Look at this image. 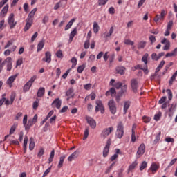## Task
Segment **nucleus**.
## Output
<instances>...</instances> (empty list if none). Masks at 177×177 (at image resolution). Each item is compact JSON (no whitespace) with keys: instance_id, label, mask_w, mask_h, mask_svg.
Here are the masks:
<instances>
[{"instance_id":"f257e3e1","label":"nucleus","mask_w":177,"mask_h":177,"mask_svg":"<svg viewBox=\"0 0 177 177\" xmlns=\"http://www.w3.org/2000/svg\"><path fill=\"white\" fill-rule=\"evenodd\" d=\"M115 136L118 139H121L124 136V123L122 122L118 123Z\"/></svg>"},{"instance_id":"f03ea898","label":"nucleus","mask_w":177,"mask_h":177,"mask_svg":"<svg viewBox=\"0 0 177 177\" xmlns=\"http://www.w3.org/2000/svg\"><path fill=\"white\" fill-rule=\"evenodd\" d=\"M36 80H37V75H34L33 77H32L30 79V80L24 84L23 88L24 92H28L31 86H32V84H34V82Z\"/></svg>"},{"instance_id":"7ed1b4c3","label":"nucleus","mask_w":177,"mask_h":177,"mask_svg":"<svg viewBox=\"0 0 177 177\" xmlns=\"http://www.w3.org/2000/svg\"><path fill=\"white\" fill-rule=\"evenodd\" d=\"M146 151V145L145 143H142L140 145V146L138 148L137 152H136V158H140L143 154H145V152Z\"/></svg>"},{"instance_id":"20e7f679","label":"nucleus","mask_w":177,"mask_h":177,"mask_svg":"<svg viewBox=\"0 0 177 177\" xmlns=\"http://www.w3.org/2000/svg\"><path fill=\"white\" fill-rule=\"evenodd\" d=\"M110 146H111V138H109L106 141L105 147L103 149V157L106 158L107 156H109V153H110Z\"/></svg>"},{"instance_id":"39448f33","label":"nucleus","mask_w":177,"mask_h":177,"mask_svg":"<svg viewBox=\"0 0 177 177\" xmlns=\"http://www.w3.org/2000/svg\"><path fill=\"white\" fill-rule=\"evenodd\" d=\"M113 131H114V127H113L104 129L101 133V138H102V139H106V138H107Z\"/></svg>"},{"instance_id":"423d86ee","label":"nucleus","mask_w":177,"mask_h":177,"mask_svg":"<svg viewBox=\"0 0 177 177\" xmlns=\"http://www.w3.org/2000/svg\"><path fill=\"white\" fill-rule=\"evenodd\" d=\"M108 106L111 114L114 115L117 113V106L114 100H110L108 102Z\"/></svg>"},{"instance_id":"0eeeda50","label":"nucleus","mask_w":177,"mask_h":177,"mask_svg":"<svg viewBox=\"0 0 177 177\" xmlns=\"http://www.w3.org/2000/svg\"><path fill=\"white\" fill-rule=\"evenodd\" d=\"M95 104V113H99V111H100L101 113L103 114L104 113V106H103V102H102V100H97Z\"/></svg>"},{"instance_id":"6e6552de","label":"nucleus","mask_w":177,"mask_h":177,"mask_svg":"<svg viewBox=\"0 0 177 177\" xmlns=\"http://www.w3.org/2000/svg\"><path fill=\"white\" fill-rule=\"evenodd\" d=\"M127 90L128 86L127 84L123 85V86L122 87V90H120V91L116 95V102L118 103H119L120 100H121V96H122V95H124V93H125Z\"/></svg>"},{"instance_id":"1a4fd4ad","label":"nucleus","mask_w":177,"mask_h":177,"mask_svg":"<svg viewBox=\"0 0 177 177\" xmlns=\"http://www.w3.org/2000/svg\"><path fill=\"white\" fill-rule=\"evenodd\" d=\"M115 80L114 79H111L110 82H109V85H111V86H113V88L115 89H122V87L124 86H122V83L120 82H115Z\"/></svg>"},{"instance_id":"9d476101","label":"nucleus","mask_w":177,"mask_h":177,"mask_svg":"<svg viewBox=\"0 0 177 177\" xmlns=\"http://www.w3.org/2000/svg\"><path fill=\"white\" fill-rule=\"evenodd\" d=\"M8 23L10 27V28H14V27L16 26V24H17V22H15V15L13 13H11L8 19Z\"/></svg>"},{"instance_id":"9b49d317","label":"nucleus","mask_w":177,"mask_h":177,"mask_svg":"<svg viewBox=\"0 0 177 177\" xmlns=\"http://www.w3.org/2000/svg\"><path fill=\"white\" fill-rule=\"evenodd\" d=\"M149 57V54L148 53H145L143 56H142V62H143L146 66V68H142V66L140 65H137L136 66V68H140V70H147V59Z\"/></svg>"},{"instance_id":"f8f14e48","label":"nucleus","mask_w":177,"mask_h":177,"mask_svg":"<svg viewBox=\"0 0 177 177\" xmlns=\"http://www.w3.org/2000/svg\"><path fill=\"white\" fill-rule=\"evenodd\" d=\"M17 78V74L13 75L7 80L6 84L9 86V88H12L13 86V82L16 81Z\"/></svg>"},{"instance_id":"ddd939ff","label":"nucleus","mask_w":177,"mask_h":177,"mask_svg":"<svg viewBox=\"0 0 177 177\" xmlns=\"http://www.w3.org/2000/svg\"><path fill=\"white\" fill-rule=\"evenodd\" d=\"M51 106L54 109L55 107L56 109H59L60 107H62V100H60L59 98L55 99L54 101L52 102Z\"/></svg>"},{"instance_id":"4468645a","label":"nucleus","mask_w":177,"mask_h":177,"mask_svg":"<svg viewBox=\"0 0 177 177\" xmlns=\"http://www.w3.org/2000/svg\"><path fill=\"white\" fill-rule=\"evenodd\" d=\"M158 169H160V165L156 162H152L149 168V171H151L152 174H156Z\"/></svg>"},{"instance_id":"2eb2a0df","label":"nucleus","mask_w":177,"mask_h":177,"mask_svg":"<svg viewBox=\"0 0 177 177\" xmlns=\"http://www.w3.org/2000/svg\"><path fill=\"white\" fill-rule=\"evenodd\" d=\"M37 10V8H35L32 10H31L30 12L28 14L26 20H28V21H34V16H35Z\"/></svg>"},{"instance_id":"dca6fc26","label":"nucleus","mask_w":177,"mask_h":177,"mask_svg":"<svg viewBox=\"0 0 177 177\" xmlns=\"http://www.w3.org/2000/svg\"><path fill=\"white\" fill-rule=\"evenodd\" d=\"M43 62L46 63H50L52 62V54L50 52L47 51L45 53V57L42 59Z\"/></svg>"},{"instance_id":"f3484780","label":"nucleus","mask_w":177,"mask_h":177,"mask_svg":"<svg viewBox=\"0 0 177 177\" xmlns=\"http://www.w3.org/2000/svg\"><path fill=\"white\" fill-rule=\"evenodd\" d=\"M86 121L88 125H90L91 128H92L93 129H95V128H96V121H95L93 118L91 117H87Z\"/></svg>"},{"instance_id":"a211bd4d","label":"nucleus","mask_w":177,"mask_h":177,"mask_svg":"<svg viewBox=\"0 0 177 177\" xmlns=\"http://www.w3.org/2000/svg\"><path fill=\"white\" fill-rule=\"evenodd\" d=\"M131 88L133 89V92H137L138 91V80L136 79H132L131 81Z\"/></svg>"},{"instance_id":"6ab92c4d","label":"nucleus","mask_w":177,"mask_h":177,"mask_svg":"<svg viewBox=\"0 0 177 177\" xmlns=\"http://www.w3.org/2000/svg\"><path fill=\"white\" fill-rule=\"evenodd\" d=\"M8 10H9V5L6 4L0 12V17H5L8 14Z\"/></svg>"},{"instance_id":"aec40b11","label":"nucleus","mask_w":177,"mask_h":177,"mask_svg":"<svg viewBox=\"0 0 177 177\" xmlns=\"http://www.w3.org/2000/svg\"><path fill=\"white\" fill-rule=\"evenodd\" d=\"M78 154H80L78 151H75L68 158V161H69L70 162H71V161H74V160H75V158L78 157Z\"/></svg>"},{"instance_id":"412c9836","label":"nucleus","mask_w":177,"mask_h":177,"mask_svg":"<svg viewBox=\"0 0 177 177\" xmlns=\"http://www.w3.org/2000/svg\"><path fill=\"white\" fill-rule=\"evenodd\" d=\"M75 35H77V28H74L73 31H71L69 35V44H71L73 42V39H74V37H75Z\"/></svg>"},{"instance_id":"4be33fe9","label":"nucleus","mask_w":177,"mask_h":177,"mask_svg":"<svg viewBox=\"0 0 177 177\" xmlns=\"http://www.w3.org/2000/svg\"><path fill=\"white\" fill-rule=\"evenodd\" d=\"M5 62L7 63V71H10L12 70V58L7 57Z\"/></svg>"},{"instance_id":"5701e85b","label":"nucleus","mask_w":177,"mask_h":177,"mask_svg":"<svg viewBox=\"0 0 177 177\" xmlns=\"http://www.w3.org/2000/svg\"><path fill=\"white\" fill-rule=\"evenodd\" d=\"M126 70L127 68H125V67L124 66L116 67V72L118 73V74H120V75H124V74H125Z\"/></svg>"},{"instance_id":"b1692460","label":"nucleus","mask_w":177,"mask_h":177,"mask_svg":"<svg viewBox=\"0 0 177 177\" xmlns=\"http://www.w3.org/2000/svg\"><path fill=\"white\" fill-rule=\"evenodd\" d=\"M76 19L73 18L69 21L68 24L66 26L64 30L67 31L68 30H70L71 27L73 26V24H74V22L75 21Z\"/></svg>"},{"instance_id":"393cba45","label":"nucleus","mask_w":177,"mask_h":177,"mask_svg":"<svg viewBox=\"0 0 177 177\" xmlns=\"http://www.w3.org/2000/svg\"><path fill=\"white\" fill-rule=\"evenodd\" d=\"M45 95V88L41 87L38 89L37 93V97H42Z\"/></svg>"},{"instance_id":"a878e982","label":"nucleus","mask_w":177,"mask_h":177,"mask_svg":"<svg viewBox=\"0 0 177 177\" xmlns=\"http://www.w3.org/2000/svg\"><path fill=\"white\" fill-rule=\"evenodd\" d=\"M32 26V21H28V19H26V24L24 26V31H25V32L28 31V29L31 28Z\"/></svg>"},{"instance_id":"bb28decb","label":"nucleus","mask_w":177,"mask_h":177,"mask_svg":"<svg viewBox=\"0 0 177 177\" xmlns=\"http://www.w3.org/2000/svg\"><path fill=\"white\" fill-rule=\"evenodd\" d=\"M136 167H138V161H134L129 166V169H128V171L129 172L133 171V169L135 168H136Z\"/></svg>"},{"instance_id":"cd10ccee","label":"nucleus","mask_w":177,"mask_h":177,"mask_svg":"<svg viewBox=\"0 0 177 177\" xmlns=\"http://www.w3.org/2000/svg\"><path fill=\"white\" fill-rule=\"evenodd\" d=\"M44 46H45V41L44 40L40 41L37 44V52H41L42 49H44Z\"/></svg>"},{"instance_id":"c85d7f7f","label":"nucleus","mask_w":177,"mask_h":177,"mask_svg":"<svg viewBox=\"0 0 177 177\" xmlns=\"http://www.w3.org/2000/svg\"><path fill=\"white\" fill-rule=\"evenodd\" d=\"M129 107H131V102L125 101L124 105V109H123V111H124V114H127V111H128V109H129Z\"/></svg>"},{"instance_id":"c756f323","label":"nucleus","mask_w":177,"mask_h":177,"mask_svg":"<svg viewBox=\"0 0 177 177\" xmlns=\"http://www.w3.org/2000/svg\"><path fill=\"white\" fill-rule=\"evenodd\" d=\"M177 48H174L171 53H167L165 57H172L173 56H176Z\"/></svg>"},{"instance_id":"7c9ffc66","label":"nucleus","mask_w":177,"mask_h":177,"mask_svg":"<svg viewBox=\"0 0 177 177\" xmlns=\"http://www.w3.org/2000/svg\"><path fill=\"white\" fill-rule=\"evenodd\" d=\"M34 124L35 123L33 122L32 119L29 120L28 124H26V126H25V130L28 131V129H30V128H31V127H32Z\"/></svg>"},{"instance_id":"2f4dec72","label":"nucleus","mask_w":177,"mask_h":177,"mask_svg":"<svg viewBox=\"0 0 177 177\" xmlns=\"http://www.w3.org/2000/svg\"><path fill=\"white\" fill-rule=\"evenodd\" d=\"M93 32L95 34H97L99 32L100 27H99V24H97V22L93 23Z\"/></svg>"},{"instance_id":"473e14b6","label":"nucleus","mask_w":177,"mask_h":177,"mask_svg":"<svg viewBox=\"0 0 177 177\" xmlns=\"http://www.w3.org/2000/svg\"><path fill=\"white\" fill-rule=\"evenodd\" d=\"M35 147V142H34V138H30V144H29V149L30 151L34 150V148Z\"/></svg>"},{"instance_id":"72a5a7b5","label":"nucleus","mask_w":177,"mask_h":177,"mask_svg":"<svg viewBox=\"0 0 177 177\" xmlns=\"http://www.w3.org/2000/svg\"><path fill=\"white\" fill-rule=\"evenodd\" d=\"M53 158H55V149H53L50 152V157L48 160V163L50 164L53 161Z\"/></svg>"},{"instance_id":"f704fd0d","label":"nucleus","mask_w":177,"mask_h":177,"mask_svg":"<svg viewBox=\"0 0 177 177\" xmlns=\"http://www.w3.org/2000/svg\"><path fill=\"white\" fill-rule=\"evenodd\" d=\"M65 159H66V156H62L59 158V162L58 163V168H62V167H63V163L64 162Z\"/></svg>"},{"instance_id":"c9c22d12","label":"nucleus","mask_w":177,"mask_h":177,"mask_svg":"<svg viewBox=\"0 0 177 177\" xmlns=\"http://www.w3.org/2000/svg\"><path fill=\"white\" fill-rule=\"evenodd\" d=\"M145 46H146V41H141L138 42V49H145Z\"/></svg>"},{"instance_id":"e433bc0d","label":"nucleus","mask_w":177,"mask_h":177,"mask_svg":"<svg viewBox=\"0 0 177 177\" xmlns=\"http://www.w3.org/2000/svg\"><path fill=\"white\" fill-rule=\"evenodd\" d=\"M113 32H114V27L111 26L110 28L109 33L105 35L104 38H110V37H111V35H113Z\"/></svg>"},{"instance_id":"4c0bfd02","label":"nucleus","mask_w":177,"mask_h":177,"mask_svg":"<svg viewBox=\"0 0 177 177\" xmlns=\"http://www.w3.org/2000/svg\"><path fill=\"white\" fill-rule=\"evenodd\" d=\"M28 142V138L27 137V136H25L24 138V151H26L27 150V143Z\"/></svg>"},{"instance_id":"58836bf2","label":"nucleus","mask_w":177,"mask_h":177,"mask_svg":"<svg viewBox=\"0 0 177 177\" xmlns=\"http://www.w3.org/2000/svg\"><path fill=\"white\" fill-rule=\"evenodd\" d=\"M63 0H61L59 2L57 3L55 6H54V10H57L59 8H62L63 6Z\"/></svg>"},{"instance_id":"ea45409f","label":"nucleus","mask_w":177,"mask_h":177,"mask_svg":"<svg viewBox=\"0 0 177 177\" xmlns=\"http://www.w3.org/2000/svg\"><path fill=\"white\" fill-rule=\"evenodd\" d=\"M161 139V132H159L158 135L156 136L155 140H153V143L156 145L160 142Z\"/></svg>"},{"instance_id":"a19ab883","label":"nucleus","mask_w":177,"mask_h":177,"mask_svg":"<svg viewBox=\"0 0 177 177\" xmlns=\"http://www.w3.org/2000/svg\"><path fill=\"white\" fill-rule=\"evenodd\" d=\"M145 168H147V162L143 161L140 166V171H143Z\"/></svg>"},{"instance_id":"79ce46f5","label":"nucleus","mask_w":177,"mask_h":177,"mask_svg":"<svg viewBox=\"0 0 177 177\" xmlns=\"http://www.w3.org/2000/svg\"><path fill=\"white\" fill-rule=\"evenodd\" d=\"M177 161V158H174L173 159L170 163L169 164V165L167 167V168L165 169V171H167V169H169V168H171V167H172V165H174Z\"/></svg>"},{"instance_id":"37998d69","label":"nucleus","mask_w":177,"mask_h":177,"mask_svg":"<svg viewBox=\"0 0 177 177\" xmlns=\"http://www.w3.org/2000/svg\"><path fill=\"white\" fill-rule=\"evenodd\" d=\"M124 44L125 45H131V46H133V45H135V42H133L132 40L126 39H124Z\"/></svg>"},{"instance_id":"c03bdc74","label":"nucleus","mask_w":177,"mask_h":177,"mask_svg":"<svg viewBox=\"0 0 177 177\" xmlns=\"http://www.w3.org/2000/svg\"><path fill=\"white\" fill-rule=\"evenodd\" d=\"M55 55H56L57 57H58V59H63V57H64L63 52L62 51V50H57Z\"/></svg>"},{"instance_id":"a18cd8bd","label":"nucleus","mask_w":177,"mask_h":177,"mask_svg":"<svg viewBox=\"0 0 177 177\" xmlns=\"http://www.w3.org/2000/svg\"><path fill=\"white\" fill-rule=\"evenodd\" d=\"M16 128H17V124H13L10 129V135H13L15 131H16Z\"/></svg>"},{"instance_id":"49530a36","label":"nucleus","mask_w":177,"mask_h":177,"mask_svg":"<svg viewBox=\"0 0 177 177\" xmlns=\"http://www.w3.org/2000/svg\"><path fill=\"white\" fill-rule=\"evenodd\" d=\"M15 99H16V93H12L10 95V104H13Z\"/></svg>"},{"instance_id":"de8ad7c7","label":"nucleus","mask_w":177,"mask_h":177,"mask_svg":"<svg viewBox=\"0 0 177 177\" xmlns=\"http://www.w3.org/2000/svg\"><path fill=\"white\" fill-rule=\"evenodd\" d=\"M109 92H111V96L112 97H114L115 95L117 94V91H115V88L114 87H112L110 90Z\"/></svg>"},{"instance_id":"09e8293b","label":"nucleus","mask_w":177,"mask_h":177,"mask_svg":"<svg viewBox=\"0 0 177 177\" xmlns=\"http://www.w3.org/2000/svg\"><path fill=\"white\" fill-rule=\"evenodd\" d=\"M171 48V42L167 41L165 46H163V50H169V48Z\"/></svg>"},{"instance_id":"8fccbe9b","label":"nucleus","mask_w":177,"mask_h":177,"mask_svg":"<svg viewBox=\"0 0 177 177\" xmlns=\"http://www.w3.org/2000/svg\"><path fill=\"white\" fill-rule=\"evenodd\" d=\"M149 41L151 42V45H153V44H154V42H156V36L154 35H149Z\"/></svg>"},{"instance_id":"3c124183","label":"nucleus","mask_w":177,"mask_h":177,"mask_svg":"<svg viewBox=\"0 0 177 177\" xmlns=\"http://www.w3.org/2000/svg\"><path fill=\"white\" fill-rule=\"evenodd\" d=\"M143 122H145V124H147L151 121V118L147 117V116H143L142 117Z\"/></svg>"},{"instance_id":"603ef678","label":"nucleus","mask_w":177,"mask_h":177,"mask_svg":"<svg viewBox=\"0 0 177 177\" xmlns=\"http://www.w3.org/2000/svg\"><path fill=\"white\" fill-rule=\"evenodd\" d=\"M131 133V142L135 143V142H136V135L135 133V130H133V132Z\"/></svg>"},{"instance_id":"864d4df0","label":"nucleus","mask_w":177,"mask_h":177,"mask_svg":"<svg viewBox=\"0 0 177 177\" xmlns=\"http://www.w3.org/2000/svg\"><path fill=\"white\" fill-rule=\"evenodd\" d=\"M160 118H161V112H158L157 114L154 115L153 118L155 121H160Z\"/></svg>"},{"instance_id":"5fc2aeb1","label":"nucleus","mask_w":177,"mask_h":177,"mask_svg":"<svg viewBox=\"0 0 177 177\" xmlns=\"http://www.w3.org/2000/svg\"><path fill=\"white\" fill-rule=\"evenodd\" d=\"M84 70H85V65H81V66H78V68H77V73L81 74V73H82V71H84Z\"/></svg>"},{"instance_id":"6e6d98bb","label":"nucleus","mask_w":177,"mask_h":177,"mask_svg":"<svg viewBox=\"0 0 177 177\" xmlns=\"http://www.w3.org/2000/svg\"><path fill=\"white\" fill-rule=\"evenodd\" d=\"M28 116L27 115H25L23 118V125L24 128H26V126L27 125V121H28Z\"/></svg>"},{"instance_id":"4d7b16f0","label":"nucleus","mask_w":177,"mask_h":177,"mask_svg":"<svg viewBox=\"0 0 177 177\" xmlns=\"http://www.w3.org/2000/svg\"><path fill=\"white\" fill-rule=\"evenodd\" d=\"M174 26V21H169L167 26V30H172V26Z\"/></svg>"},{"instance_id":"13d9d810","label":"nucleus","mask_w":177,"mask_h":177,"mask_svg":"<svg viewBox=\"0 0 177 177\" xmlns=\"http://www.w3.org/2000/svg\"><path fill=\"white\" fill-rule=\"evenodd\" d=\"M71 63H72V68H74V67L77 66V58L73 57L71 59Z\"/></svg>"},{"instance_id":"bf43d9fd","label":"nucleus","mask_w":177,"mask_h":177,"mask_svg":"<svg viewBox=\"0 0 177 177\" xmlns=\"http://www.w3.org/2000/svg\"><path fill=\"white\" fill-rule=\"evenodd\" d=\"M167 93L169 100H172V91H171V89H167Z\"/></svg>"},{"instance_id":"052dcab7","label":"nucleus","mask_w":177,"mask_h":177,"mask_svg":"<svg viewBox=\"0 0 177 177\" xmlns=\"http://www.w3.org/2000/svg\"><path fill=\"white\" fill-rule=\"evenodd\" d=\"M84 88L86 91H91V88H92V84H86L84 85Z\"/></svg>"},{"instance_id":"680f3d73","label":"nucleus","mask_w":177,"mask_h":177,"mask_svg":"<svg viewBox=\"0 0 177 177\" xmlns=\"http://www.w3.org/2000/svg\"><path fill=\"white\" fill-rule=\"evenodd\" d=\"M5 28V19H2L0 21V31H2Z\"/></svg>"},{"instance_id":"e2e57ef3","label":"nucleus","mask_w":177,"mask_h":177,"mask_svg":"<svg viewBox=\"0 0 177 177\" xmlns=\"http://www.w3.org/2000/svg\"><path fill=\"white\" fill-rule=\"evenodd\" d=\"M49 21V17L48 15H45L43 18L42 23L43 24H46Z\"/></svg>"},{"instance_id":"0e129e2a","label":"nucleus","mask_w":177,"mask_h":177,"mask_svg":"<svg viewBox=\"0 0 177 177\" xmlns=\"http://www.w3.org/2000/svg\"><path fill=\"white\" fill-rule=\"evenodd\" d=\"M89 45H90L89 39L86 40L84 44V49H88Z\"/></svg>"},{"instance_id":"69168bd1","label":"nucleus","mask_w":177,"mask_h":177,"mask_svg":"<svg viewBox=\"0 0 177 177\" xmlns=\"http://www.w3.org/2000/svg\"><path fill=\"white\" fill-rule=\"evenodd\" d=\"M151 59L152 60H155V61L159 60L158 55H157L156 53H152Z\"/></svg>"},{"instance_id":"338daca9","label":"nucleus","mask_w":177,"mask_h":177,"mask_svg":"<svg viewBox=\"0 0 177 177\" xmlns=\"http://www.w3.org/2000/svg\"><path fill=\"white\" fill-rule=\"evenodd\" d=\"M21 117H23V113L19 112V113H17V114L15 115V120L16 121H17V120H19V119Z\"/></svg>"},{"instance_id":"774afa93","label":"nucleus","mask_w":177,"mask_h":177,"mask_svg":"<svg viewBox=\"0 0 177 177\" xmlns=\"http://www.w3.org/2000/svg\"><path fill=\"white\" fill-rule=\"evenodd\" d=\"M50 169H52V166H50V167H48L44 173L43 176L42 177H45L48 175V174H49V172H50Z\"/></svg>"}]
</instances>
